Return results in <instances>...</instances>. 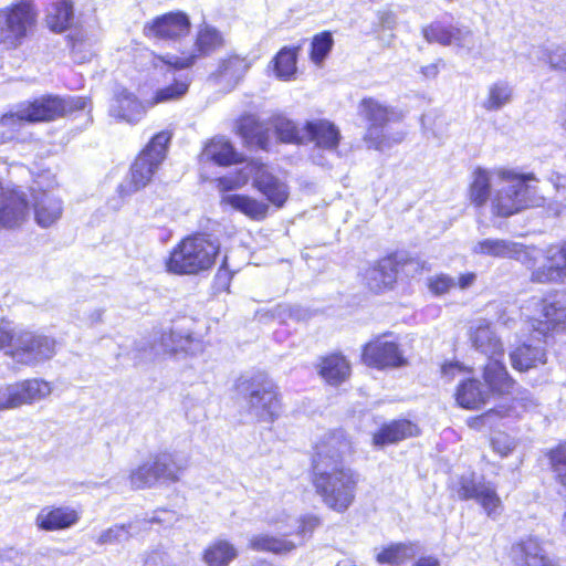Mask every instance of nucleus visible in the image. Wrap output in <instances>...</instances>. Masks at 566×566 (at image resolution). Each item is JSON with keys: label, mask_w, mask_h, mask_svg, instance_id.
<instances>
[{"label": "nucleus", "mask_w": 566, "mask_h": 566, "mask_svg": "<svg viewBox=\"0 0 566 566\" xmlns=\"http://www.w3.org/2000/svg\"><path fill=\"white\" fill-rule=\"evenodd\" d=\"M473 346L489 359L504 356L503 344L485 322H479L470 335Z\"/></svg>", "instance_id": "obj_31"}, {"label": "nucleus", "mask_w": 566, "mask_h": 566, "mask_svg": "<svg viewBox=\"0 0 566 566\" xmlns=\"http://www.w3.org/2000/svg\"><path fill=\"white\" fill-rule=\"evenodd\" d=\"M319 374L331 385H339L350 374V367L344 356L331 355L321 363Z\"/></svg>", "instance_id": "obj_42"}, {"label": "nucleus", "mask_w": 566, "mask_h": 566, "mask_svg": "<svg viewBox=\"0 0 566 566\" xmlns=\"http://www.w3.org/2000/svg\"><path fill=\"white\" fill-rule=\"evenodd\" d=\"M46 21L51 30L62 32L66 30L73 21V6L66 0H60L51 3L48 9Z\"/></svg>", "instance_id": "obj_45"}, {"label": "nucleus", "mask_w": 566, "mask_h": 566, "mask_svg": "<svg viewBox=\"0 0 566 566\" xmlns=\"http://www.w3.org/2000/svg\"><path fill=\"white\" fill-rule=\"evenodd\" d=\"M252 65V60L237 53L222 56L209 80L228 91L233 90L245 76Z\"/></svg>", "instance_id": "obj_18"}, {"label": "nucleus", "mask_w": 566, "mask_h": 566, "mask_svg": "<svg viewBox=\"0 0 566 566\" xmlns=\"http://www.w3.org/2000/svg\"><path fill=\"white\" fill-rule=\"evenodd\" d=\"M220 245L203 234L190 235L181 240L166 261L167 271L174 274H200L212 268Z\"/></svg>", "instance_id": "obj_3"}, {"label": "nucleus", "mask_w": 566, "mask_h": 566, "mask_svg": "<svg viewBox=\"0 0 566 566\" xmlns=\"http://www.w3.org/2000/svg\"><path fill=\"white\" fill-rule=\"evenodd\" d=\"M272 126L281 142L304 144L305 124L298 127L293 120L279 115L272 118Z\"/></svg>", "instance_id": "obj_47"}, {"label": "nucleus", "mask_w": 566, "mask_h": 566, "mask_svg": "<svg viewBox=\"0 0 566 566\" xmlns=\"http://www.w3.org/2000/svg\"><path fill=\"white\" fill-rule=\"evenodd\" d=\"M32 198L34 219L41 228H49L61 219L63 202L54 193L33 188Z\"/></svg>", "instance_id": "obj_25"}, {"label": "nucleus", "mask_w": 566, "mask_h": 566, "mask_svg": "<svg viewBox=\"0 0 566 566\" xmlns=\"http://www.w3.org/2000/svg\"><path fill=\"white\" fill-rule=\"evenodd\" d=\"M515 403H516V407L518 406V407L523 408L524 410H531L536 407V402L528 395H524L521 398L516 399Z\"/></svg>", "instance_id": "obj_62"}, {"label": "nucleus", "mask_w": 566, "mask_h": 566, "mask_svg": "<svg viewBox=\"0 0 566 566\" xmlns=\"http://www.w3.org/2000/svg\"><path fill=\"white\" fill-rule=\"evenodd\" d=\"M451 491L458 500L476 502L491 518L501 513L502 501L495 488L482 476L463 474L452 483Z\"/></svg>", "instance_id": "obj_9"}, {"label": "nucleus", "mask_w": 566, "mask_h": 566, "mask_svg": "<svg viewBox=\"0 0 566 566\" xmlns=\"http://www.w3.org/2000/svg\"><path fill=\"white\" fill-rule=\"evenodd\" d=\"M253 164L254 161L245 164L242 168H240L234 174H230L228 176L221 177L217 179V187L220 191H231L234 189H239L247 185L250 179L253 178Z\"/></svg>", "instance_id": "obj_50"}, {"label": "nucleus", "mask_w": 566, "mask_h": 566, "mask_svg": "<svg viewBox=\"0 0 566 566\" xmlns=\"http://www.w3.org/2000/svg\"><path fill=\"white\" fill-rule=\"evenodd\" d=\"M492 444H493L494 450H496L502 455L507 454V452H510L512 450L511 444L504 446V448H500V446H499L500 444V439L499 438H494L492 440Z\"/></svg>", "instance_id": "obj_63"}, {"label": "nucleus", "mask_w": 566, "mask_h": 566, "mask_svg": "<svg viewBox=\"0 0 566 566\" xmlns=\"http://www.w3.org/2000/svg\"><path fill=\"white\" fill-rule=\"evenodd\" d=\"M78 520V512L70 506H45L38 513L35 525L39 530L53 532L72 527Z\"/></svg>", "instance_id": "obj_27"}, {"label": "nucleus", "mask_w": 566, "mask_h": 566, "mask_svg": "<svg viewBox=\"0 0 566 566\" xmlns=\"http://www.w3.org/2000/svg\"><path fill=\"white\" fill-rule=\"evenodd\" d=\"M363 359L367 365L377 368L396 367L403 364L397 344L382 340L367 344L364 348Z\"/></svg>", "instance_id": "obj_28"}, {"label": "nucleus", "mask_w": 566, "mask_h": 566, "mask_svg": "<svg viewBox=\"0 0 566 566\" xmlns=\"http://www.w3.org/2000/svg\"><path fill=\"white\" fill-rule=\"evenodd\" d=\"M525 251L533 252L535 261L533 266H526L531 271V281L534 283H560L566 280V272L556 247H552L543 254L535 248H526Z\"/></svg>", "instance_id": "obj_16"}, {"label": "nucleus", "mask_w": 566, "mask_h": 566, "mask_svg": "<svg viewBox=\"0 0 566 566\" xmlns=\"http://www.w3.org/2000/svg\"><path fill=\"white\" fill-rule=\"evenodd\" d=\"M334 44L331 32L324 31L316 34L312 40L311 60L319 65L328 55Z\"/></svg>", "instance_id": "obj_52"}, {"label": "nucleus", "mask_w": 566, "mask_h": 566, "mask_svg": "<svg viewBox=\"0 0 566 566\" xmlns=\"http://www.w3.org/2000/svg\"><path fill=\"white\" fill-rule=\"evenodd\" d=\"M56 342L45 335L28 331L18 332L12 349L6 353L21 365L35 366L55 355Z\"/></svg>", "instance_id": "obj_11"}, {"label": "nucleus", "mask_w": 566, "mask_h": 566, "mask_svg": "<svg viewBox=\"0 0 566 566\" xmlns=\"http://www.w3.org/2000/svg\"><path fill=\"white\" fill-rule=\"evenodd\" d=\"M160 347L164 353L195 355L201 350V342L187 331L171 329L161 334Z\"/></svg>", "instance_id": "obj_33"}, {"label": "nucleus", "mask_w": 566, "mask_h": 566, "mask_svg": "<svg viewBox=\"0 0 566 566\" xmlns=\"http://www.w3.org/2000/svg\"><path fill=\"white\" fill-rule=\"evenodd\" d=\"M454 286H457L455 279L447 274H440L429 280V289L436 295L446 294Z\"/></svg>", "instance_id": "obj_55"}, {"label": "nucleus", "mask_w": 566, "mask_h": 566, "mask_svg": "<svg viewBox=\"0 0 566 566\" xmlns=\"http://www.w3.org/2000/svg\"><path fill=\"white\" fill-rule=\"evenodd\" d=\"M565 192H566V182H562L559 180V182H557L556 185V195H555V201L566 208V196H565Z\"/></svg>", "instance_id": "obj_61"}, {"label": "nucleus", "mask_w": 566, "mask_h": 566, "mask_svg": "<svg viewBox=\"0 0 566 566\" xmlns=\"http://www.w3.org/2000/svg\"><path fill=\"white\" fill-rule=\"evenodd\" d=\"M249 545L254 551L285 554L293 551L296 545L292 541L272 537L269 535H254L250 538Z\"/></svg>", "instance_id": "obj_48"}, {"label": "nucleus", "mask_w": 566, "mask_h": 566, "mask_svg": "<svg viewBox=\"0 0 566 566\" xmlns=\"http://www.w3.org/2000/svg\"><path fill=\"white\" fill-rule=\"evenodd\" d=\"M422 34L430 43H439L444 46L454 45L467 51H471L474 46V36L469 28H457L436 21L424 27Z\"/></svg>", "instance_id": "obj_19"}, {"label": "nucleus", "mask_w": 566, "mask_h": 566, "mask_svg": "<svg viewBox=\"0 0 566 566\" xmlns=\"http://www.w3.org/2000/svg\"><path fill=\"white\" fill-rule=\"evenodd\" d=\"M294 534L305 536L312 533L319 524V520L316 516H305L303 518L293 520Z\"/></svg>", "instance_id": "obj_56"}, {"label": "nucleus", "mask_w": 566, "mask_h": 566, "mask_svg": "<svg viewBox=\"0 0 566 566\" xmlns=\"http://www.w3.org/2000/svg\"><path fill=\"white\" fill-rule=\"evenodd\" d=\"M35 22L36 11L28 1L0 10V44L7 49L18 48L32 32Z\"/></svg>", "instance_id": "obj_8"}, {"label": "nucleus", "mask_w": 566, "mask_h": 566, "mask_svg": "<svg viewBox=\"0 0 566 566\" xmlns=\"http://www.w3.org/2000/svg\"><path fill=\"white\" fill-rule=\"evenodd\" d=\"M350 442L343 431L326 433L315 446L313 467L343 464V457L350 452Z\"/></svg>", "instance_id": "obj_22"}, {"label": "nucleus", "mask_w": 566, "mask_h": 566, "mask_svg": "<svg viewBox=\"0 0 566 566\" xmlns=\"http://www.w3.org/2000/svg\"><path fill=\"white\" fill-rule=\"evenodd\" d=\"M411 566H441V564L437 557L428 555L419 557Z\"/></svg>", "instance_id": "obj_60"}, {"label": "nucleus", "mask_w": 566, "mask_h": 566, "mask_svg": "<svg viewBox=\"0 0 566 566\" xmlns=\"http://www.w3.org/2000/svg\"><path fill=\"white\" fill-rule=\"evenodd\" d=\"M221 203L244 213L254 220H262L266 217L269 206L249 196L227 193L221 198Z\"/></svg>", "instance_id": "obj_37"}, {"label": "nucleus", "mask_w": 566, "mask_h": 566, "mask_svg": "<svg viewBox=\"0 0 566 566\" xmlns=\"http://www.w3.org/2000/svg\"><path fill=\"white\" fill-rule=\"evenodd\" d=\"M418 427L409 420H394L384 424L373 436V443L376 447H385L387 444L397 443L410 437L417 436Z\"/></svg>", "instance_id": "obj_30"}, {"label": "nucleus", "mask_w": 566, "mask_h": 566, "mask_svg": "<svg viewBox=\"0 0 566 566\" xmlns=\"http://www.w3.org/2000/svg\"><path fill=\"white\" fill-rule=\"evenodd\" d=\"M510 558L514 566H543L549 556L542 541L527 536L511 546Z\"/></svg>", "instance_id": "obj_26"}, {"label": "nucleus", "mask_w": 566, "mask_h": 566, "mask_svg": "<svg viewBox=\"0 0 566 566\" xmlns=\"http://www.w3.org/2000/svg\"><path fill=\"white\" fill-rule=\"evenodd\" d=\"M293 520H295V517L289 515L285 511H282L277 514H272L268 517V522L275 526L284 535L294 534Z\"/></svg>", "instance_id": "obj_54"}, {"label": "nucleus", "mask_w": 566, "mask_h": 566, "mask_svg": "<svg viewBox=\"0 0 566 566\" xmlns=\"http://www.w3.org/2000/svg\"><path fill=\"white\" fill-rule=\"evenodd\" d=\"M186 468L187 462L178 459L175 453L161 452L132 471L129 479L134 489H144L160 479L176 482Z\"/></svg>", "instance_id": "obj_10"}, {"label": "nucleus", "mask_w": 566, "mask_h": 566, "mask_svg": "<svg viewBox=\"0 0 566 566\" xmlns=\"http://www.w3.org/2000/svg\"><path fill=\"white\" fill-rule=\"evenodd\" d=\"M200 157L202 161H213L220 166H227L235 161L237 154L227 139L218 137L206 145Z\"/></svg>", "instance_id": "obj_39"}, {"label": "nucleus", "mask_w": 566, "mask_h": 566, "mask_svg": "<svg viewBox=\"0 0 566 566\" xmlns=\"http://www.w3.org/2000/svg\"><path fill=\"white\" fill-rule=\"evenodd\" d=\"M242 137L251 145L268 150L270 146V130L254 117L242 119L239 126Z\"/></svg>", "instance_id": "obj_43"}, {"label": "nucleus", "mask_w": 566, "mask_h": 566, "mask_svg": "<svg viewBox=\"0 0 566 566\" xmlns=\"http://www.w3.org/2000/svg\"><path fill=\"white\" fill-rule=\"evenodd\" d=\"M491 396V391L476 379L462 381L455 391V400L462 408L476 409L483 406Z\"/></svg>", "instance_id": "obj_34"}, {"label": "nucleus", "mask_w": 566, "mask_h": 566, "mask_svg": "<svg viewBox=\"0 0 566 566\" xmlns=\"http://www.w3.org/2000/svg\"><path fill=\"white\" fill-rule=\"evenodd\" d=\"M176 521L171 511L157 510L147 518H135L127 524H116L103 531L96 539L98 545L120 544L147 530L148 524L170 525Z\"/></svg>", "instance_id": "obj_14"}, {"label": "nucleus", "mask_w": 566, "mask_h": 566, "mask_svg": "<svg viewBox=\"0 0 566 566\" xmlns=\"http://www.w3.org/2000/svg\"><path fill=\"white\" fill-rule=\"evenodd\" d=\"M170 134L167 132H160L153 137L132 165L129 176L118 186V192L122 197L130 196L151 181L166 158Z\"/></svg>", "instance_id": "obj_5"}, {"label": "nucleus", "mask_w": 566, "mask_h": 566, "mask_svg": "<svg viewBox=\"0 0 566 566\" xmlns=\"http://www.w3.org/2000/svg\"><path fill=\"white\" fill-rule=\"evenodd\" d=\"M357 115L367 123L364 140L369 148L385 151L403 140L405 133L388 134L384 129L388 123L400 120L402 117L401 113L394 107L382 104L374 97H365L357 106Z\"/></svg>", "instance_id": "obj_4"}, {"label": "nucleus", "mask_w": 566, "mask_h": 566, "mask_svg": "<svg viewBox=\"0 0 566 566\" xmlns=\"http://www.w3.org/2000/svg\"><path fill=\"white\" fill-rule=\"evenodd\" d=\"M149 107L147 101L139 102L134 94L123 90L117 94L111 113L127 123L135 124L145 116Z\"/></svg>", "instance_id": "obj_29"}, {"label": "nucleus", "mask_w": 566, "mask_h": 566, "mask_svg": "<svg viewBox=\"0 0 566 566\" xmlns=\"http://www.w3.org/2000/svg\"><path fill=\"white\" fill-rule=\"evenodd\" d=\"M537 60L548 64L554 71H566V48L549 45L538 48L532 53Z\"/></svg>", "instance_id": "obj_49"}, {"label": "nucleus", "mask_w": 566, "mask_h": 566, "mask_svg": "<svg viewBox=\"0 0 566 566\" xmlns=\"http://www.w3.org/2000/svg\"><path fill=\"white\" fill-rule=\"evenodd\" d=\"M29 205L25 193L20 189L6 190L0 200V226L19 227L27 218Z\"/></svg>", "instance_id": "obj_23"}, {"label": "nucleus", "mask_w": 566, "mask_h": 566, "mask_svg": "<svg viewBox=\"0 0 566 566\" xmlns=\"http://www.w3.org/2000/svg\"><path fill=\"white\" fill-rule=\"evenodd\" d=\"M253 187L276 207H282L289 198L287 186L275 177L264 164H253Z\"/></svg>", "instance_id": "obj_21"}, {"label": "nucleus", "mask_w": 566, "mask_h": 566, "mask_svg": "<svg viewBox=\"0 0 566 566\" xmlns=\"http://www.w3.org/2000/svg\"><path fill=\"white\" fill-rule=\"evenodd\" d=\"M496 178L502 185L492 198L494 214L506 218L523 209L539 205L542 198L537 197L535 188L528 185V181L535 180L534 175L497 169Z\"/></svg>", "instance_id": "obj_2"}, {"label": "nucleus", "mask_w": 566, "mask_h": 566, "mask_svg": "<svg viewBox=\"0 0 566 566\" xmlns=\"http://www.w3.org/2000/svg\"><path fill=\"white\" fill-rule=\"evenodd\" d=\"M397 269L391 259H382L374 266L366 270L364 280L368 289L373 292H381L391 287L396 282Z\"/></svg>", "instance_id": "obj_32"}, {"label": "nucleus", "mask_w": 566, "mask_h": 566, "mask_svg": "<svg viewBox=\"0 0 566 566\" xmlns=\"http://www.w3.org/2000/svg\"><path fill=\"white\" fill-rule=\"evenodd\" d=\"M52 392L50 382L32 378L0 387V411L32 405L49 397Z\"/></svg>", "instance_id": "obj_13"}, {"label": "nucleus", "mask_w": 566, "mask_h": 566, "mask_svg": "<svg viewBox=\"0 0 566 566\" xmlns=\"http://www.w3.org/2000/svg\"><path fill=\"white\" fill-rule=\"evenodd\" d=\"M531 312L530 322L534 332L547 336L566 328V292L557 291L544 298H532L524 307Z\"/></svg>", "instance_id": "obj_7"}, {"label": "nucleus", "mask_w": 566, "mask_h": 566, "mask_svg": "<svg viewBox=\"0 0 566 566\" xmlns=\"http://www.w3.org/2000/svg\"><path fill=\"white\" fill-rule=\"evenodd\" d=\"M460 369L459 365L455 364H447L442 366V374L446 377H453L454 370Z\"/></svg>", "instance_id": "obj_64"}, {"label": "nucleus", "mask_w": 566, "mask_h": 566, "mask_svg": "<svg viewBox=\"0 0 566 566\" xmlns=\"http://www.w3.org/2000/svg\"><path fill=\"white\" fill-rule=\"evenodd\" d=\"M238 551L227 539L213 541L203 552V560L207 566H229L235 559Z\"/></svg>", "instance_id": "obj_38"}, {"label": "nucleus", "mask_w": 566, "mask_h": 566, "mask_svg": "<svg viewBox=\"0 0 566 566\" xmlns=\"http://www.w3.org/2000/svg\"><path fill=\"white\" fill-rule=\"evenodd\" d=\"M359 480L356 471L343 464L313 467L312 484L316 494L338 513L346 512L354 503Z\"/></svg>", "instance_id": "obj_1"}, {"label": "nucleus", "mask_w": 566, "mask_h": 566, "mask_svg": "<svg viewBox=\"0 0 566 566\" xmlns=\"http://www.w3.org/2000/svg\"><path fill=\"white\" fill-rule=\"evenodd\" d=\"M512 98L513 87L506 81L499 80L488 86L482 107L488 112H496L510 104Z\"/></svg>", "instance_id": "obj_40"}, {"label": "nucleus", "mask_w": 566, "mask_h": 566, "mask_svg": "<svg viewBox=\"0 0 566 566\" xmlns=\"http://www.w3.org/2000/svg\"><path fill=\"white\" fill-rule=\"evenodd\" d=\"M476 280V274L473 272L461 274L458 280H455L457 285L461 290H467L471 287Z\"/></svg>", "instance_id": "obj_58"}, {"label": "nucleus", "mask_w": 566, "mask_h": 566, "mask_svg": "<svg viewBox=\"0 0 566 566\" xmlns=\"http://www.w3.org/2000/svg\"><path fill=\"white\" fill-rule=\"evenodd\" d=\"M440 63L441 61H438L436 63H431L428 65H424L420 69L421 74L426 78H436L440 72Z\"/></svg>", "instance_id": "obj_59"}, {"label": "nucleus", "mask_w": 566, "mask_h": 566, "mask_svg": "<svg viewBox=\"0 0 566 566\" xmlns=\"http://www.w3.org/2000/svg\"><path fill=\"white\" fill-rule=\"evenodd\" d=\"M549 461L559 483L563 493L566 495V444H560L548 453Z\"/></svg>", "instance_id": "obj_53"}, {"label": "nucleus", "mask_w": 566, "mask_h": 566, "mask_svg": "<svg viewBox=\"0 0 566 566\" xmlns=\"http://www.w3.org/2000/svg\"><path fill=\"white\" fill-rule=\"evenodd\" d=\"M190 20L184 12H170L156 18L151 23L144 28L147 36L158 39L176 40L188 35L190 31Z\"/></svg>", "instance_id": "obj_20"}, {"label": "nucleus", "mask_w": 566, "mask_h": 566, "mask_svg": "<svg viewBox=\"0 0 566 566\" xmlns=\"http://www.w3.org/2000/svg\"><path fill=\"white\" fill-rule=\"evenodd\" d=\"M195 45V50L188 55H167L161 57V60L175 69L189 67L198 57L208 55L217 49L222 48L224 45V40L222 34L216 28L205 24L198 32Z\"/></svg>", "instance_id": "obj_17"}, {"label": "nucleus", "mask_w": 566, "mask_h": 566, "mask_svg": "<svg viewBox=\"0 0 566 566\" xmlns=\"http://www.w3.org/2000/svg\"><path fill=\"white\" fill-rule=\"evenodd\" d=\"M188 76L180 75L174 78V83L156 91L151 99H147L148 106H155L160 103H168L180 99L186 95L189 88Z\"/></svg>", "instance_id": "obj_46"}, {"label": "nucleus", "mask_w": 566, "mask_h": 566, "mask_svg": "<svg viewBox=\"0 0 566 566\" xmlns=\"http://www.w3.org/2000/svg\"><path fill=\"white\" fill-rule=\"evenodd\" d=\"M472 253L497 259H515L525 266H533L535 255L525 251V245L509 239L486 238L478 241L472 247Z\"/></svg>", "instance_id": "obj_15"}, {"label": "nucleus", "mask_w": 566, "mask_h": 566, "mask_svg": "<svg viewBox=\"0 0 566 566\" xmlns=\"http://www.w3.org/2000/svg\"><path fill=\"white\" fill-rule=\"evenodd\" d=\"M420 551L421 547L418 543H396L378 552L376 555V559L379 564L400 566L416 558Z\"/></svg>", "instance_id": "obj_36"}, {"label": "nucleus", "mask_w": 566, "mask_h": 566, "mask_svg": "<svg viewBox=\"0 0 566 566\" xmlns=\"http://www.w3.org/2000/svg\"><path fill=\"white\" fill-rule=\"evenodd\" d=\"M248 411L258 421L273 422L281 411V403L274 387L270 382L244 381L240 385Z\"/></svg>", "instance_id": "obj_12"}, {"label": "nucleus", "mask_w": 566, "mask_h": 566, "mask_svg": "<svg viewBox=\"0 0 566 566\" xmlns=\"http://www.w3.org/2000/svg\"><path fill=\"white\" fill-rule=\"evenodd\" d=\"M513 368L524 371L545 364V352L542 347L523 344L510 355Z\"/></svg>", "instance_id": "obj_41"}, {"label": "nucleus", "mask_w": 566, "mask_h": 566, "mask_svg": "<svg viewBox=\"0 0 566 566\" xmlns=\"http://www.w3.org/2000/svg\"><path fill=\"white\" fill-rule=\"evenodd\" d=\"M494 176L496 177V170L490 171L483 168L474 170L470 186V200L476 207L485 205L489 200L491 181Z\"/></svg>", "instance_id": "obj_44"}, {"label": "nucleus", "mask_w": 566, "mask_h": 566, "mask_svg": "<svg viewBox=\"0 0 566 566\" xmlns=\"http://www.w3.org/2000/svg\"><path fill=\"white\" fill-rule=\"evenodd\" d=\"M304 144L314 143L316 147L334 151L340 142L338 127L328 119L318 118L305 123Z\"/></svg>", "instance_id": "obj_24"}, {"label": "nucleus", "mask_w": 566, "mask_h": 566, "mask_svg": "<svg viewBox=\"0 0 566 566\" xmlns=\"http://www.w3.org/2000/svg\"><path fill=\"white\" fill-rule=\"evenodd\" d=\"M144 566H176V564L168 553L156 549L146 556Z\"/></svg>", "instance_id": "obj_57"}, {"label": "nucleus", "mask_w": 566, "mask_h": 566, "mask_svg": "<svg viewBox=\"0 0 566 566\" xmlns=\"http://www.w3.org/2000/svg\"><path fill=\"white\" fill-rule=\"evenodd\" d=\"M274 71L279 78L291 80L296 72V50L282 49L274 59Z\"/></svg>", "instance_id": "obj_51"}, {"label": "nucleus", "mask_w": 566, "mask_h": 566, "mask_svg": "<svg viewBox=\"0 0 566 566\" xmlns=\"http://www.w3.org/2000/svg\"><path fill=\"white\" fill-rule=\"evenodd\" d=\"M85 106L86 101L82 97L42 96L33 102L21 104L14 113L3 115L1 124L9 127L23 120L30 123L54 120L75 109H83Z\"/></svg>", "instance_id": "obj_6"}, {"label": "nucleus", "mask_w": 566, "mask_h": 566, "mask_svg": "<svg viewBox=\"0 0 566 566\" xmlns=\"http://www.w3.org/2000/svg\"><path fill=\"white\" fill-rule=\"evenodd\" d=\"M501 358L502 357H495L489 359L484 368L483 377L491 394H510L514 387V380L510 377Z\"/></svg>", "instance_id": "obj_35"}]
</instances>
